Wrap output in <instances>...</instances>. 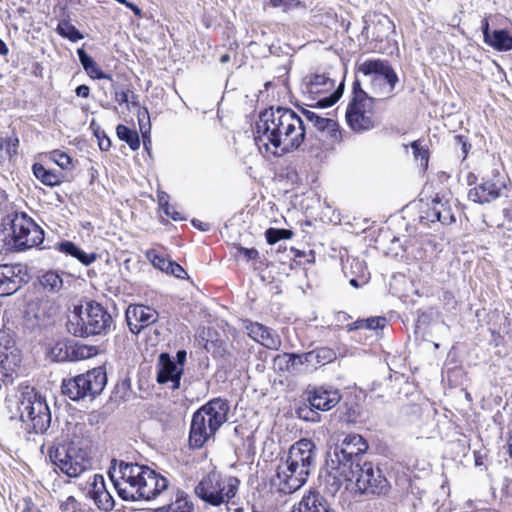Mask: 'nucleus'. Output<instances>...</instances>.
Here are the masks:
<instances>
[{"label": "nucleus", "mask_w": 512, "mask_h": 512, "mask_svg": "<svg viewBox=\"0 0 512 512\" xmlns=\"http://www.w3.org/2000/svg\"><path fill=\"white\" fill-rule=\"evenodd\" d=\"M308 127L292 109L270 107L259 115L256 122L255 142L275 156L297 150L304 142Z\"/></svg>", "instance_id": "obj_1"}, {"label": "nucleus", "mask_w": 512, "mask_h": 512, "mask_svg": "<svg viewBox=\"0 0 512 512\" xmlns=\"http://www.w3.org/2000/svg\"><path fill=\"white\" fill-rule=\"evenodd\" d=\"M108 474L124 501H150L168 489V480L164 476L138 463L113 460Z\"/></svg>", "instance_id": "obj_2"}, {"label": "nucleus", "mask_w": 512, "mask_h": 512, "mask_svg": "<svg viewBox=\"0 0 512 512\" xmlns=\"http://www.w3.org/2000/svg\"><path fill=\"white\" fill-rule=\"evenodd\" d=\"M229 409L227 400L213 398L195 411L190 425L189 446L193 449L203 447L227 421Z\"/></svg>", "instance_id": "obj_3"}, {"label": "nucleus", "mask_w": 512, "mask_h": 512, "mask_svg": "<svg viewBox=\"0 0 512 512\" xmlns=\"http://www.w3.org/2000/svg\"><path fill=\"white\" fill-rule=\"evenodd\" d=\"M4 231L9 232L13 247L24 251L42 244L44 231L25 212L12 209L2 219Z\"/></svg>", "instance_id": "obj_4"}, {"label": "nucleus", "mask_w": 512, "mask_h": 512, "mask_svg": "<svg viewBox=\"0 0 512 512\" xmlns=\"http://www.w3.org/2000/svg\"><path fill=\"white\" fill-rule=\"evenodd\" d=\"M113 318L99 303L90 302L84 312L76 313L69 318L67 329L77 337L106 334L112 327Z\"/></svg>", "instance_id": "obj_5"}, {"label": "nucleus", "mask_w": 512, "mask_h": 512, "mask_svg": "<svg viewBox=\"0 0 512 512\" xmlns=\"http://www.w3.org/2000/svg\"><path fill=\"white\" fill-rule=\"evenodd\" d=\"M239 485L240 481L236 477L211 471L199 481L194 491L205 503L220 506L236 496Z\"/></svg>", "instance_id": "obj_6"}, {"label": "nucleus", "mask_w": 512, "mask_h": 512, "mask_svg": "<svg viewBox=\"0 0 512 512\" xmlns=\"http://www.w3.org/2000/svg\"><path fill=\"white\" fill-rule=\"evenodd\" d=\"M18 412L25 430L42 434L51 424V412L45 401L33 389L22 392Z\"/></svg>", "instance_id": "obj_7"}, {"label": "nucleus", "mask_w": 512, "mask_h": 512, "mask_svg": "<svg viewBox=\"0 0 512 512\" xmlns=\"http://www.w3.org/2000/svg\"><path fill=\"white\" fill-rule=\"evenodd\" d=\"M358 72L371 78V86L374 93L390 98L394 95V89L398 83V76L387 60L367 59L357 66Z\"/></svg>", "instance_id": "obj_8"}, {"label": "nucleus", "mask_w": 512, "mask_h": 512, "mask_svg": "<svg viewBox=\"0 0 512 512\" xmlns=\"http://www.w3.org/2000/svg\"><path fill=\"white\" fill-rule=\"evenodd\" d=\"M368 449V443L359 434L346 435L340 444H336L328 453L330 465H336L346 471L353 470L363 464V455Z\"/></svg>", "instance_id": "obj_9"}, {"label": "nucleus", "mask_w": 512, "mask_h": 512, "mask_svg": "<svg viewBox=\"0 0 512 512\" xmlns=\"http://www.w3.org/2000/svg\"><path fill=\"white\" fill-rule=\"evenodd\" d=\"M49 457L53 464L69 477H78L91 467L87 452L73 443L52 447Z\"/></svg>", "instance_id": "obj_10"}, {"label": "nucleus", "mask_w": 512, "mask_h": 512, "mask_svg": "<svg viewBox=\"0 0 512 512\" xmlns=\"http://www.w3.org/2000/svg\"><path fill=\"white\" fill-rule=\"evenodd\" d=\"M307 395L309 407L300 408L298 414L300 418L311 422L320 421V416L316 410L329 411L335 407L342 398L340 391L331 386L313 387L308 390Z\"/></svg>", "instance_id": "obj_11"}, {"label": "nucleus", "mask_w": 512, "mask_h": 512, "mask_svg": "<svg viewBox=\"0 0 512 512\" xmlns=\"http://www.w3.org/2000/svg\"><path fill=\"white\" fill-rule=\"evenodd\" d=\"M354 482L361 494L385 496L390 490V484L382 471L371 462L364 461L353 469Z\"/></svg>", "instance_id": "obj_12"}, {"label": "nucleus", "mask_w": 512, "mask_h": 512, "mask_svg": "<svg viewBox=\"0 0 512 512\" xmlns=\"http://www.w3.org/2000/svg\"><path fill=\"white\" fill-rule=\"evenodd\" d=\"M346 119L354 131H366L375 126L373 117V98L367 94H358L356 101H351L347 107Z\"/></svg>", "instance_id": "obj_13"}, {"label": "nucleus", "mask_w": 512, "mask_h": 512, "mask_svg": "<svg viewBox=\"0 0 512 512\" xmlns=\"http://www.w3.org/2000/svg\"><path fill=\"white\" fill-rule=\"evenodd\" d=\"M287 459L290 466L300 469L301 479L309 477L315 467L316 446L310 439H301L290 447Z\"/></svg>", "instance_id": "obj_14"}, {"label": "nucleus", "mask_w": 512, "mask_h": 512, "mask_svg": "<svg viewBox=\"0 0 512 512\" xmlns=\"http://www.w3.org/2000/svg\"><path fill=\"white\" fill-rule=\"evenodd\" d=\"M26 267L21 264L0 265V296L18 291L27 282Z\"/></svg>", "instance_id": "obj_15"}, {"label": "nucleus", "mask_w": 512, "mask_h": 512, "mask_svg": "<svg viewBox=\"0 0 512 512\" xmlns=\"http://www.w3.org/2000/svg\"><path fill=\"white\" fill-rule=\"evenodd\" d=\"M56 313L57 307L51 301L39 299L27 305L25 321L31 329L40 328L48 325Z\"/></svg>", "instance_id": "obj_16"}, {"label": "nucleus", "mask_w": 512, "mask_h": 512, "mask_svg": "<svg viewBox=\"0 0 512 512\" xmlns=\"http://www.w3.org/2000/svg\"><path fill=\"white\" fill-rule=\"evenodd\" d=\"M126 321L133 334H139L141 330L155 323L158 313L152 307L142 304H131L125 312Z\"/></svg>", "instance_id": "obj_17"}, {"label": "nucleus", "mask_w": 512, "mask_h": 512, "mask_svg": "<svg viewBox=\"0 0 512 512\" xmlns=\"http://www.w3.org/2000/svg\"><path fill=\"white\" fill-rule=\"evenodd\" d=\"M298 474H300V469L290 466V461L286 459L285 463L278 466L276 478L273 480V483L278 487L281 493H293L300 489L308 479V477L301 479Z\"/></svg>", "instance_id": "obj_18"}, {"label": "nucleus", "mask_w": 512, "mask_h": 512, "mask_svg": "<svg viewBox=\"0 0 512 512\" xmlns=\"http://www.w3.org/2000/svg\"><path fill=\"white\" fill-rule=\"evenodd\" d=\"M184 369L175 364V361L168 353H161L157 363L156 380L159 384L170 383V388L176 390L180 388V380Z\"/></svg>", "instance_id": "obj_19"}, {"label": "nucleus", "mask_w": 512, "mask_h": 512, "mask_svg": "<svg viewBox=\"0 0 512 512\" xmlns=\"http://www.w3.org/2000/svg\"><path fill=\"white\" fill-rule=\"evenodd\" d=\"M505 183L501 180L499 174L493 175L491 179L484 180L478 186L468 192V198L475 203H490L500 197L501 190Z\"/></svg>", "instance_id": "obj_20"}, {"label": "nucleus", "mask_w": 512, "mask_h": 512, "mask_svg": "<svg viewBox=\"0 0 512 512\" xmlns=\"http://www.w3.org/2000/svg\"><path fill=\"white\" fill-rule=\"evenodd\" d=\"M88 484L90 486L89 495L98 509L104 512L111 511L115 506V501L106 488L104 477L100 474H93L89 478Z\"/></svg>", "instance_id": "obj_21"}, {"label": "nucleus", "mask_w": 512, "mask_h": 512, "mask_svg": "<svg viewBox=\"0 0 512 512\" xmlns=\"http://www.w3.org/2000/svg\"><path fill=\"white\" fill-rule=\"evenodd\" d=\"M327 474L324 478L325 489L328 493L336 494L342 485L346 482L352 483L354 480V472L350 468H346V471L340 467L330 465V458L326 457Z\"/></svg>", "instance_id": "obj_22"}, {"label": "nucleus", "mask_w": 512, "mask_h": 512, "mask_svg": "<svg viewBox=\"0 0 512 512\" xmlns=\"http://www.w3.org/2000/svg\"><path fill=\"white\" fill-rule=\"evenodd\" d=\"M246 330L250 338L268 349L278 350L281 346L279 335L260 323L251 322L246 325Z\"/></svg>", "instance_id": "obj_23"}, {"label": "nucleus", "mask_w": 512, "mask_h": 512, "mask_svg": "<svg viewBox=\"0 0 512 512\" xmlns=\"http://www.w3.org/2000/svg\"><path fill=\"white\" fill-rule=\"evenodd\" d=\"M87 397L94 399L101 394L107 384V375L103 367H96L81 374Z\"/></svg>", "instance_id": "obj_24"}, {"label": "nucleus", "mask_w": 512, "mask_h": 512, "mask_svg": "<svg viewBox=\"0 0 512 512\" xmlns=\"http://www.w3.org/2000/svg\"><path fill=\"white\" fill-rule=\"evenodd\" d=\"M299 512H335L330 507L327 500L315 490H310L304 494L301 501L298 504Z\"/></svg>", "instance_id": "obj_25"}, {"label": "nucleus", "mask_w": 512, "mask_h": 512, "mask_svg": "<svg viewBox=\"0 0 512 512\" xmlns=\"http://www.w3.org/2000/svg\"><path fill=\"white\" fill-rule=\"evenodd\" d=\"M305 353L296 354V353H283L278 354L273 359V364L275 369L281 372H289V373H299L301 371V367L307 362H304Z\"/></svg>", "instance_id": "obj_26"}, {"label": "nucleus", "mask_w": 512, "mask_h": 512, "mask_svg": "<svg viewBox=\"0 0 512 512\" xmlns=\"http://www.w3.org/2000/svg\"><path fill=\"white\" fill-rule=\"evenodd\" d=\"M61 389L62 393L72 401L87 398L81 374L68 380H63Z\"/></svg>", "instance_id": "obj_27"}, {"label": "nucleus", "mask_w": 512, "mask_h": 512, "mask_svg": "<svg viewBox=\"0 0 512 512\" xmlns=\"http://www.w3.org/2000/svg\"><path fill=\"white\" fill-rule=\"evenodd\" d=\"M34 176L44 185L54 187L64 181V175L53 170L46 169L42 164L35 163L32 166Z\"/></svg>", "instance_id": "obj_28"}, {"label": "nucleus", "mask_w": 512, "mask_h": 512, "mask_svg": "<svg viewBox=\"0 0 512 512\" xmlns=\"http://www.w3.org/2000/svg\"><path fill=\"white\" fill-rule=\"evenodd\" d=\"M19 139L17 137H0V166L9 167L14 156L17 155Z\"/></svg>", "instance_id": "obj_29"}, {"label": "nucleus", "mask_w": 512, "mask_h": 512, "mask_svg": "<svg viewBox=\"0 0 512 512\" xmlns=\"http://www.w3.org/2000/svg\"><path fill=\"white\" fill-rule=\"evenodd\" d=\"M302 113L306 121L311 123L319 131H327L331 134L337 131V123L333 119L321 117L315 112L307 109H303Z\"/></svg>", "instance_id": "obj_30"}, {"label": "nucleus", "mask_w": 512, "mask_h": 512, "mask_svg": "<svg viewBox=\"0 0 512 512\" xmlns=\"http://www.w3.org/2000/svg\"><path fill=\"white\" fill-rule=\"evenodd\" d=\"M335 358L336 354L333 349L329 347H320L305 353L304 362H307V365H325L332 362Z\"/></svg>", "instance_id": "obj_31"}, {"label": "nucleus", "mask_w": 512, "mask_h": 512, "mask_svg": "<svg viewBox=\"0 0 512 512\" xmlns=\"http://www.w3.org/2000/svg\"><path fill=\"white\" fill-rule=\"evenodd\" d=\"M307 90L311 94H320L334 87V81L325 74H314L307 81Z\"/></svg>", "instance_id": "obj_32"}, {"label": "nucleus", "mask_w": 512, "mask_h": 512, "mask_svg": "<svg viewBox=\"0 0 512 512\" xmlns=\"http://www.w3.org/2000/svg\"><path fill=\"white\" fill-rule=\"evenodd\" d=\"M489 40L486 44L498 51L512 50V35L507 30H494Z\"/></svg>", "instance_id": "obj_33"}, {"label": "nucleus", "mask_w": 512, "mask_h": 512, "mask_svg": "<svg viewBox=\"0 0 512 512\" xmlns=\"http://www.w3.org/2000/svg\"><path fill=\"white\" fill-rule=\"evenodd\" d=\"M40 285L50 293H58L63 288V280L57 271H47L39 279Z\"/></svg>", "instance_id": "obj_34"}, {"label": "nucleus", "mask_w": 512, "mask_h": 512, "mask_svg": "<svg viewBox=\"0 0 512 512\" xmlns=\"http://www.w3.org/2000/svg\"><path fill=\"white\" fill-rule=\"evenodd\" d=\"M56 32L71 42H77L84 38V35L67 18H63L58 22Z\"/></svg>", "instance_id": "obj_35"}, {"label": "nucleus", "mask_w": 512, "mask_h": 512, "mask_svg": "<svg viewBox=\"0 0 512 512\" xmlns=\"http://www.w3.org/2000/svg\"><path fill=\"white\" fill-rule=\"evenodd\" d=\"M117 137L126 142L132 150H138L140 147V139L136 130L130 129L129 127L119 124L116 127Z\"/></svg>", "instance_id": "obj_36"}, {"label": "nucleus", "mask_w": 512, "mask_h": 512, "mask_svg": "<svg viewBox=\"0 0 512 512\" xmlns=\"http://www.w3.org/2000/svg\"><path fill=\"white\" fill-rule=\"evenodd\" d=\"M437 208L438 210L433 212L436 220L441 222L444 225H450L455 222V217L452 212V209L447 205V203L440 201L437 199Z\"/></svg>", "instance_id": "obj_37"}, {"label": "nucleus", "mask_w": 512, "mask_h": 512, "mask_svg": "<svg viewBox=\"0 0 512 512\" xmlns=\"http://www.w3.org/2000/svg\"><path fill=\"white\" fill-rule=\"evenodd\" d=\"M293 232L288 229L269 228L265 231V237L269 244H275L282 239H290Z\"/></svg>", "instance_id": "obj_38"}, {"label": "nucleus", "mask_w": 512, "mask_h": 512, "mask_svg": "<svg viewBox=\"0 0 512 512\" xmlns=\"http://www.w3.org/2000/svg\"><path fill=\"white\" fill-rule=\"evenodd\" d=\"M137 116H138L140 131L144 138V146L147 149L146 134L150 132V123H149L150 117H149L148 109L145 107H143V108L140 107ZM148 142L150 143V139H148Z\"/></svg>", "instance_id": "obj_39"}, {"label": "nucleus", "mask_w": 512, "mask_h": 512, "mask_svg": "<svg viewBox=\"0 0 512 512\" xmlns=\"http://www.w3.org/2000/svg\"><path fill=\"white\" fill-rule=\"evenodd\" d=\"M168 509L171 512H192L193 505L189 502L183 494H178L176 500L168 504Z\"/></svg>", "instance_id": "obj_40"}, {"label": "nucleus", "mask_w": 512, "mask_h": 512, "mask_svg": "<svg viewBox=\"0 0 512 512\" xmlns=\"http://www.w3.org/2000/svg\"><path fill=\"white\" fill-rule=\"evenodd\" d=\"M50 159L62 169H69L72 165V158L61 150L50 152Z\"/></svg>", "instance_id": "obj_41"}, {"label": "nucleus", "mask_w": 512, "mask_h": 512, "mask_svg": "<svg viewBox=\"0 0 512 512\" xmlns=\"http://www.w3.org/2000/svg\"><path fill=\"white\" fill-rule=\"evenodd\" d=\"M147 256L155 268L164 272L168 270V266L171 260L166 259L164 256L158 254L154 250L149 251Z\"/></svg>", "instance_id": "obj_42"}, {"label": "nucleus", "mask_w": 512, "mask_h": 512, "mask_svg": "<svg viewBox=\"0 0 512 512\" xmlns=\"http://www.w3.org/2000/svg\"><path fill=\"white\" fill-rule=\"evenodd\" d=\"M411 148L413 150L414 157L421 161V165L427 167L429 158L428 150L421 146L419 141H413L411 143Z\"/></svg>", "instance_id": "obj_43"}, {"label": "nucleus", "mask_w": 512, "mask_h": 512, "mask_svg": "<svg viewBox=\"0 0 512 512\" xmlns=\"http://www.w3.org/2000/svg\"><path fill=\"white\" fill-rule=\"evenodd\" d=\"M56 249L65 255L75 258L79 247L71 241H62L56 244Z\"/></svg>", "instance_id": "obj_44"}, {"label": "nucleus", "mask_w": 512, "mask_h": 512, "mask_svg": "<svg viewBox=\"0 0 512 512\" xmlns=\"http://www.w3.org/2000/svg\"><path fill=\"white\" fill-rule=\"evenodd\" d=\"M85 72L93 79H108L113 82L112 76L103 72L96 62L92 64L88 70H85Z\"/></svg>", "instance_id": "obj_45"}, {"label": "nucleus", "mask_w": 512, "mask_h": 512, "mask_svg": "<svg viewBox=\"0 0 512 512\" xmlns=\"http://www.w3.org/2000/svg\"><path fill=\"white\" fill-rule=\"evenodd\" d=\"M341 94V86H339L330 96L320 99L318 105L323 108L330 107L339 100Z\"/></svg>", "instance_id": "obj_46"}, {"label": "nucleus", "mask_w": 512, "mask_h": 512, "mask_svg": "<svg viewBox=\"0 0 512 512\" xmlns=\"http://www.w3.org/2000/svg\"><path fill=\"white\" fill-rule=\"evenodd\" d=\"M96 253H86L82 249H78L75 259H77L80 263L85 266L92 264L97 259Z\"/></svg>", "instance_id": "obj_47"}, {"label": "nucleus", "mask_w": 512, "mask_h": 512, "mask_svg": "<svg viewBox=\"0 0 512 512\" xmlns=\"http://www.w3.org/2000/svg\"><path fill=\"white\" fill-rule=\"evenodd\" d=\"M63 512H76L79 509V503L73 496L67 497L60 505Z\"/></svg>", "instance_id": "obj_48"}, {"label": "nucleus", "mask_w": 512, "mask_h": 512, "mask_svg": "<svg viewBox=\"0 0 512 512\" xmlns=\"http://www.w3.org/2000/svg\"><path fill=\"white\" fill-rule=\"evenodd\" d=\"M167 274H171L177 278L183 279L187 275L186 271L183 269L181 265L176 262L170 261Z\"/></svg>", "instance_id": "obj_49"}, {"label": "nucleus", "mask_w": 512, "mask_h": 512, "mask_svg": "<svg viewBox=\"0 0 512 512\" xmlns=\"http://www.w3.org/2000/svg\"><path fill=\"white\" fill-rule=\"evenodd\" d=\"M77 55L84 70H88V68L95 63L93 58L88 55L83 48L77 49Z\"/></svg>", "instance_id": "obj_50"}, {"label": "nucleus", "mask_w": 512, "mask_h": 512, "mask_svg": "<svg viewBox=\"0 0 512 512\" xmlns=\"http://www.w3.org/2000/svg\"><path fill=\"white\" fill-rule=\"evenodd\" d=\"M131 90H119L117 87L114 86V98L116 102L120 105L127 104L129 106V94Z\"/></svg>", "instance_id": "obj_51"}, {"label": "nucleus", "mask_w": 512, "mask_h": 512, "mask_svg": "<svg viewBox=\"0 0 512 512\" xmlns=\"http://www.w3.org/2000/svg\"><path fill=\"white\" fill-rule=\"evenodd\" d=\"M386 324V318L384 317H371L366 319V329L376 330L383 328Z\"/></svg>", "instance_id": "obj_52"}, {"label": "nucleus", "mask_w": 512, "mask_h": 512, "mask_svg": "<svg viewBox=\"0 0 512 512\" xmlns=\"http://www.w3.org/2000/svg\"><path fill=\"white\" fill-rule=\"evenodd\" d=\"M237 250L247 260H255L259 257V252L255 248H245V247L239 246V247H237Z\"/></svg>", "instance_id": "obj_53"}, {"label": "nucleus", "mask_w": 512, "mask_h": 512, "mask_svg": "<svg viewBox=\"0 0 512 512\" xmlns=\"http://www.w3.org/2000/svg\"><path fill=\"white\" fill-rule=\"evenodd\" d=\"M164 213L171 217L173 220L177 221V220H182L183 217L181 216V214L179 212H177L175 210V208L170 205L168 202H165V208H164Z\"/></svg>", "instance_id": "obj_54"}, {"label": "nucleus", "mask_w": 512, "mask_h": 512, "mask_svg": "<svg viewBox=\"0 0 512 512\" xmlns=\"http://www.w3.org/2000/svg\"><path fill=\"white\" fill-rule=\"evenodd\" d=\"M3 354V359H1V364L5 366V362L7 363H13L14 366H17L18 363L20 362L19 358H18V355L16 353H14L13 351L10 352V354L8 353H2Z\"/></svg>", "instance_id": "obj_55"}, {"label": "nucleus", "mask_w": 512, "mask_h": 512, "mask_svg": "<svg viewBox=\"0 0 512 512\" xmlns=\"http://www.w3.org/2000/svg\"><path fill=\"white\" fill-rule=\"evenodd\" d=\"M438 210L437 208V199H435L433 201V205L432 207H430L427 212H426V216H421V221H423L424 219H427L428 221L430 222H436V217L433 215L434 211L436 212Z\"/></svg>", "instance_id": "obj_56"}, {"label": "nucleus", "mask_w": 512, "mask_h": 512, "mask_svg": "<svg viewBox=\"0 0 512 512\" xmlns=\"http://www.w3.org/2000/svg\"><path fill=\"white\" fill-rule=\"evenodd\" d=\"M117 2L125 5L127 8H129L137 17H142V10L135 4L127 1V0H116Z\"/></svg>", "instance_id": "obj_57"}, {"label": "nucleus", "mask_w": 512, "mask_h": 512, "mask_svg": "<svg viewBox=\"0 0 512 512\" xmlns=\"http://www.w3.org/2000/svg\"><path fill=\"white\" fill-rule=\"evenodd\" d=\"M102 134H103V137L98 141L99 148L102 151H108L111 147V141L106 136L105 132H102Z\"/></svg>", "instance_id": "obj_58"}, {"label": "nucleus", "mask_w": 512, "mask_h": 512, "mask_svg": "<svg viewBox=\"0 0 512 512\" xmlns=\"http://www.w3.org/2000/svg\"><path fill=\"white\" fill-rule=\"evenodd\" d=\"M294 1L295 0H270V3L276 8H288Z\"/></svg>", "instance_id": "obj_59"}, {"label": "nucleus", "mask_w": 512, "mask_h": 512, "mask_svg": "<svg viewBox=\"0 0 512 512\" xmlns=\"http://www.w3.org/2000/svg\"><path fill=\"white\" fill-rule=\"evenodd\" d=\"M76 95L79 96V97H82V98H87L89 97V94H90V88L87 86V85H79L76 90Z\"/></svg>", "instance_id": "obj_60"}, {"label": "nucleus", "mask_w": 512, "mask_h": 512, "mask_svg": "<svg viewBox=\"0 0 512 512\" xmlns=\"http://www.w3.org/2000/svg\"><path fill=\"white\" fill-rule=\"evenodd\" d=\"M186 357H187V353L185 350H179L177 353H176V360L175 361V364L179 365L180 367H184V364L186 362Z\"/></svg>", "instance_id": "obj_61"}, {"label": "nucleus", "mask_w": 512, "mask_h": 512, "mask_svg": "<svg viewBox=\"0 0 512 512\" xmlns=\"http://www.w3.org/2000/svg\"><path fill=\"white\" fill-rule=\"evenodd\" d=\"M482 33H483L484 42L487 43L488 41H490L489 39L492 36V32H490V30H489V23L487 20L483 21Z\"/></svg>", "instance_id": "obj_62"}, {"label": "nucleus", "mask_w": 512, "mask_h": 512, "mask_svg": "<svg viewBox=\"0 0 512 512\" xmlns=\"http://www.w3.org/2000/svg\"><path fill=\"white\" fill-rule=\"evenodd\" d=\"M367 94L362 88H361V85H360V82L358 80L354 81L353 83V98H352V101H356V96H358V94Z\"/></svg>", "instance_id": "obj_63"}, {"label": "nucleus", "mask_w": 512, "mask_h": 512, "mask_svg": "<svg viewBox=\"0 0 512 512\" xmlns=\"http://www.w3.org/2000/svg\"><path fill=\"white\" fill-rule=\"evenodd\" d=\"M192 224L194 227L198 228L201 231H208L209 230V224L204 223L198 219H193Z\"/></svg>", "instance_id": "obj_64"}]
</instances>
